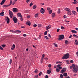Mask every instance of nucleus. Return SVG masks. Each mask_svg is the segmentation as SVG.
Wrapping results in <instances>:
<instances>
[{"label":"nucleus","mask_w":78,"mask_h":78,"mask_svg":"<svg viewBox=\"0 0 78 78\" xmlns=\"http://www.w3.org/2000/svg\"><path fill=\"white\" fill-rule=\"evenodd\" d=\"M70 69H73V71L74 73H76L78 72V66L77 65H75L74 64L72 65V66H70Z\"/></svg>","instance_id":"f257e3e1"},{"label":"nucleus","mask_w":78,"mask_h":78,"mask_svg":"<svg viewBox=\"0 0 78 78\" xmlns=\"http://www.w3.org/2000/svg\"><path fill=\"white\" fill-rule=\"evenodd\" d=\"M69 56H70V55L69 53H67L64 55L63 57L62 58V59H68L69 58Z\"/></svg>","instance_id":"f03ea898"},{"label":"nucleus","mask_w":78,"mask_h":78,"mask_svg":"<svg viewBox=\"0 0 78 78\" xmlns=\"http://www.w3.org/2000/svg\"><path fill=\"white\" fill-rule=\"evenodd\" d=\"M9 15L10 17V18H12V16H13V13H12V12H11L10 10L9 11Z\"/></svg>","instance_id":"7ed1b4c3"},{"label":"nucleus","mask_w":78,"mask_h":78,"mask_svg":"<svg viewBox=\"0 0 78 78\" xmlns=\"http://www.w3.org/2000/svg\"><path fill=\"white\" fill-rule=\"evenodd\" d=\"M64 36L63 35H61L59 36V37L58 38L59 40H62L64 39Z\"/></svg>","instance_id":"20e7f679"},{"label":"nucleus","mask_w":78,"mask_h":78,"mask_svg":"<svg viewBox=\"0 0 78 78\" xmlns=\"http://www.w3.org/2000/svg\"><path fill=\"white\" fill-rule=\"evenodd\" d=\"M12 11L13 12H17L18 11V9L16 8H13Z\"/></svg>","instance_id":"39448f33"},{"label":"nucleus","mask_w":78,"mask_h":78,"mask_svg":"<svg viewBox=\"0 0 78 78\" xmlns=\"http://www.w3.org/2000/svg\"><path fill=\"white\" fill-rule=\"evenodd\" d=\"M66 68H63L60 72L61 73H63L64 72H66Z\"/></svg>","instance_id":"423d86ee"},{"label":"nucleus","mask_w":78,"mask_h":78,"mask_svg":"<svg viewBox=\"0 0 78 78\" xmlns=\"http://www.w3.org/2000/svg\"><path fill=\"white\" fill-rule=\"evenodd\" d=\"M65 10L66 11H67V12H71V10L69 8H66L65 9Z\"/></svg>","instance_id":"0eeeda50"},{"label":"nucleus","mask_w":78,"mask_h":78,"mask_svg":"<svg viewBox=\"0 0 78 78\" xmlns=\"http://www.w3.org/2000/svg\"><path fill=\"white\" fill-rule=\"evenodd\" d=\"M41 12L42 14H44L45 12V9L43 8H41Z\"/></svg>","instance_id":"6e6552de"},{"label":"nucleus","mask_w":78,"mask_h":78,"mask_svg":"<svg viewBox=\"0 0 78 78\" xmlns=\"http://www.w3.org/2000/svg\"><path fill=\"white\" fill-rule=\"evenodd\" d=\"M13 20L15 23L17 22V18L16 17H14Z\"/></svg>","instance_id":"1a4fd4ad"},{"label":"nucleus","mask_w":78,"mask_h":78,"mask_svg":"<svg viewBox=\"0 0 78 78\" xmlns=\"http://www.w3.org/2000/svg\"><path fill=\"white\" fill-rule=\"evenodd\" d=\"M5 20H6L7 23H9V18L8 17L5 18Z\"/></svg>","instance_id":"9d476101"},{"label":"nucleus","mask_w":78,"mask_h":78,"mask_svg":"<svg viewBox=\"0 0 78 78\" xmlns=\"http://www.w3.org/2000/svg\"><path fill=\"white\" fill-rule=\"evenodd\" d=\"M61 66H62V64H58V65H57V66H58L59 67L58 69H62V67H61Z\"/></svg>","instance_id":"9b49d317"},{"label":"nucleus","mask_w":78,"mask_h":78,"mask_svg":"<svg viewBox=\"0 0 78 78\" xmlns=\"http://www.w3.org/2000/svg\"><path fill=\"white\" fill-rule=\"evenodd\" d=\"M56 71L57 72H59V71H60V69H59V66H57Z\"/></svg>","instance_id":"f8f14e48"},{"label":"nucleus","mask_w":78,"mask_h":78,"mask_svg":"<svg viewBox=\"0 0 78 78\" xmlns=\"http://www.w3.org/2000/svg\"><path fill=\"white\" fill-rule=\"evenodd\" d=\"M51 27V26L50 25L47 26L46 27V30H49Z\"/></svg>","instance_id":"ddd939ff"},{"label":"nucleus","mask_w":78,"mask_h":78,"mask_svg":"<svg viewBox=\"0 0 78 78\" xmlns=\"http://www.w3.org/2000/svg\"><path fill=\"white\" fill-rule=\"evenodd\" d=\"M17 15L18 17H22V16L21 13H20V12L18 13L17 14Z\"/></svg>","instance_id":"4468645a"},{"label":"nucleus","mask_w":78,"mask_h":78,"mask_svg":"<svg viewBox=\"0 0 78 78\" xmlns=\"http://www.w3.org/2000/svg\"><path fill=\"white\" fill-rule=\"evenodd\" d=\"M26 25H28L29 26H30L31 25V23L30 21H27L26 23Z\"/></svg>","instance_id":"2eb2a0df"},{"label":"nucleus","mask_w":78,"mask_h":78,"mask_svg":"<svg viewBox=\"0 0 78 78\" xmlns=\"http://www.w3.org/2000/svg\"><path fill=\"white\" fill-rule=\"evenodd\" d=\"M78 3V1H76V0H74V2H73V4H74V5H76Z\"/></svg>","instance_id":"dca6fc26"},{"label":"nucleus","mask_w":78,"mask_h":78,"mask_svg":"<svg viewBox=\"0 0 78 78\" xmlns=\"http://www.w3.org/2000/svg\"><path fill=\"white\" fill-rule=\"evenodd\" d=\"M5 1H6V0H3L1 2V3L0 4L1 5H3V4H4V3L5 2Z\"/></svg>","instance_id":"f3484780"},{"label":"nucleus","mask_w":78,"mask_h":78,"mask_svg":"<svg viewBox=\"0 0 78 78\" xmlns=\"http://www.w3.org/2000/svg\"><path fill=\"white\" fill-rule=\"evenodd\" d=\"M51 71H50V70H47V73H48V74H50V73H51Z\"/></svg>","instance_id":"a211bd4d"},{"label":"nucleus","mask_w":78,"mask_h":78,"mask_svg":"<svg viewBox=\"0 0 78 78\" xmlns=\"http://www.w3.org/2000/svg\"><path fill=\"white\" fill-rule=\"evenodd\" d=\"M71 32H72V33H77V32L76 31L73 30H72Z\"/></svg>","instance_id":"6ab92c4d"},{"label":"nucleus","mask_w":78,"mask_h":78,"mask_svg":"<svg viewBox=\"0 0 78 78\" xmlns=\"http://www.w3.org/2000/svg\"><path fill=\"white\" fill-rule=\"evenodd\" d=\"M44 56H45V55H44V54H43L42 55L41 58V60L43 61V59H44Z\"/></svg>","instance_id":"aec40b11"},{"label":"nucleus","mask_w":78,"mask_h":78,"mask_svg":"<svg viewBox=\"0 0 78 78\" xmlns=\"http://www.w3.org/2000/svg\"><path fill=\"white\" fill-rule=\"evenodd\" d=\"M39 17V14L38 13H37L35 15V18H37Z\"/></svg>","instance_id":"412c9836"},{"label":"nucleus","mask_w":78,"mask_h":78,"mask_svg":"<svg viewBox=\"0 0 78 78\" xmlns=\"http://www.w3.org/2000/svg\"><path fill=\"white\" fill-rule=\"evenodd\" d=\"M48 12H49V14H51L52 13V12H53V10H52L51 9L50 10L48 11Z\"/></svg>","instance_id":"4be33fe9"},{"label":"nucleus","mask_w":78,"mask_h":78,"mask_svg":"<svg viewBox=\"0 0 78 78\" xmlns=\"http://www.w3.org/2000/svg\"><path fill=\"white\" fill-rule=\"evenodd\" d=\"M75 44H76V45H78V41H77V40H75Z\"/></svg>","instance_id":"5701e85b"},{"label":"nucleus","mask_w":78,"mask_h":78,"mask_svg":"<svg viewBox=\"0 0 78 78\" xmlns=\"http://www.w3.org/2000/svg\"><path fill=\"white\" fill-rule=\"evenodd\" d=\"M0 16H4V12H2L0 13Z\"/></svg>","instance_id":"b1692460"},{"label":"nucleus","mask_w":78,"mask_h":78,"mask_svg":"<svg viewBox=\"0 0 78 78\" xmlns=\"http://www.w3.org/2000/svg\"><path fill=\"white\" fill-rule=\"evenodd\" d=\"M51 16H52V17H53V18L54 17H55V13H53L52 14Z\"/></svg>","instance_id":"393cba45"},{"label":"nucleus","mask_w":78,"mask_h":78,"mask_svg":"<svg viewBox=\"0 0 78 78\" xmlns=\"http://www.w3.org/2000/svg\"><path fill=\"white\" fill-rule=\"evenodd\" d=\"M34 72L35 73H36L38 72V70H37V69H35V70L34 71Z\"/></svg>","instance_id":"a878e982"},{"label":"nucleus","mask_w":78,"mask_h":78,"mask_svg":"<svg viewBox=\"0 0 78 78\" xmlns=\"http://www.w3.org/2000/svg\"><path fill=\"white\" fill-rule=\"evenodd\" d=\"M63 76H67V73H64L63 74Z\"/></svg>","instance_id":"bb28decb"},{"label":"nucleus","mask_w":78,"mask_h":78,"mask_svg":"<svg viewBox=\"0 0 78 78\" xmlns=\"http://www.w3.org/2000/svg\"><path fill=\"white\" fill-rule=\"evenodd\" d=\"M36 7H37V6H36V5H34V6L33 7V9H35L36 8Z\"/></svg>","instance_id":"cd10ccee"},{"label":"nucleus","mask_w":78,"mask_h":78,"mask_svg":"<svg viewBox=\"0 0 78 78\" xmlns=\"http://www.w3.org/2000/svg\"><path fill=\"white\" fill-rule=\"evenodd\" d=\"M62 63V62L60 61L56 62V64H61Z\"/></svg>","instance_id":"c85d7f7f"},{"label":"nucleus","mask_w":78,"mask_h":78,"mask_svg":"<svg viewBox=\"0 0 78 78\" xmlns=\"http://www.w3.org/2000/svg\"><path fill=\"white\" fill-rule=\"evenodd\" d=\"M73 13L74 14V15H76V11H73Z\"/></svg>","instance_id":"c756f323"},{"label":"nucleus","mask_w":78,"mask_h":78,"mask_svg":"<svg viewBox=\"0 0 78 78\" xmlns=\"http://www.w3.org/2000/svg\"><path fill=\"white\" fill-rule=\"evenodd\" d=\"M50 9H51V8H50V7H48L47 8V10L49 11H50Z\"/></svg>","instance_id":"7c9ffc66"},{"label":"nucleus","mask_w":78,"mask_h":78,"mask_svg":"<svg viewBox=\"0 0 78 78\" xmlns=\"http://www.w3.org/2000/svg\"><path fill=\"white\" fill-rule=\"evenodd\" d=\"M16 32L17 33H21V31H20V30H16Z\"/></svg>","instance_id":"2f4dec72"},{"label":"nucleus","mask_w":78,"mask_h":78,"mask_svg":"<svg viewBox=\"0 0 78 78\" xmlns=\"http://www.w3.org/2000/svg\"><path fill=\"white\" fill-rule=\"evenodd\" d=\"M73 36L74 37H76V38H78V36H77L75 34L73 35Z\"/></svg>","instance_id":"473e14b6"},{"label":"nucleus","mask_w":78,"mask_h":78,"mask_svg":"<svg viewBox=\"0 0 78 78\" xmlns=\"http://www.w3.org/2000/svg\"><path fill=\"white\" fill-rule=\"evenodd\" d=\"M66 62L68 64H69V60H66Z\"/></svg>","instance_id":"72a5a7b5"},{"label":"nucleus","mask_w":78,"mask_h":78,"mask_svg":"<svg viewBox=\"0 0 78 78\" xmlns=\"http://www.w3.org/2000/svg\"><path fill=\"white\" fill-rule=\"evenodd\" d=\"M61 12V10L60 9H59L58 10L57 12L58 14H60V13Z\"/></svg>","instance_id":"f704fd0d"},{"label":"nucleus","mask_w":78,"mask_h":78,"mask_svg":"<svg viewBox=\"0 0 78 78\" xmlns=\"http://www.w3.org/2000/svg\"><path fill=\"white\" fill-rule=\"evenodd\" d=\"M60 77L61 78H63V77H64V76H63V75H62V74H60Z\"/></svg>","instance_id":"c9c22d12"},{"label":"nucleus","mask_w":78,"mask_h":78,"mask_svg":"<svg viewBox=\"0 0 78 78\" xmlns=\"http://www.w3.org/2000/svg\"><path fill=\"white\" fill-rule=\"evenodd\" d=\"M9 63L10 64H11V63H12V59H10V60Z\"/></svg>","instance_id":"e433bc0d"},{"label":"nucleus","mask_w":78,"mask_h":78,"mask_svg":"<svg viewBox=\"0 0 78 78\" xmlns=\"http://www.w3.org/2000/svg\"><path fill=\"white\" fill-rule=\"evenodd\" d=\"M38 27L41 28V27H42V25L41 24H38Z\"/></svg>","instance_id":"4c0bfd02"},{"label":"nucleus","mask_w":78,"mask_h":78,"mask_svg":"<svg viewBox=\"0 0 78 78\" xmlns=\"http://www.w3.org/2000/svg\"><path fill=\"white\" fill-rule=\"evenodd\" d=\"M68 15H69V16H70L71 15V11L70 12H68L67 13Z\"/></svg>","instance_id":"58836bf2"},{"label":"nucleus","mask_w":78,"mask_h":78,"mask_svg":"<svg viewBox=\"0 0 78 78\" xmlns=\"http://www.w3.org/2000/svg\"><path fill=\"white\" fill-rule=\"evenodd\" d=\"M15 3H16V2H15L14 1H13L12 2V5H14V4H15Z\"/></svg>","instance_id":"ea45409f"},{"label":"nucleus","mask_w":78,"mask_h":78,"mask_svg":"<svg viewBox=\"0 0 78 78\" xmlns=\"http://www.w3.org/2000/svg\"><path fill=\"white\" fill-rule=\"evenodd\" d=\"M0 49L1 50H3V48L2 47V46H0Z\"/></svg>","instance_id":"a19ab883"},{"label":"nucleus","mask_w":78,"mask_h":78,"mask_svg":"<svg viewBox=\"0 0 78 78\" xmlns=\"http://www.w3.org/2000/svg\"><path fill=\"white\" fill-rule=\"evenodd\" d=\"M65 43L66 44H67L68 43V41H67V40H66L65 41Z\"/></svg>","instance_id":"79ce46f5"},{"label":"nucleus","mask_w":78,"mask_h":78,"mask_svg":"<svg viewBox=\"0 0 78 78\" xmlns=\"http://www.w3.org/2000/svg\"><path fill=\"white\" fill-rule=\"evenodd\" d=\"M42 75V72H40V73L39 74V76H41Z\"/></svg>","instance_id":"37998d69"},{"label":"nucleus","mask_w":78,"mask_h":78,"mask_svg":"<svg viewBox=\"0 0 78 78\" xmlns=\"http://www.w3.org/2000/svg\"><path fill=\"white\" fill-rule=\"evenodd\" d=\"M30 2V0H27L26 1V3H29Z\"/></svg>","instance_id":"c03bdc74"},{"label":"nucleus","mask_w":78,"mask_h":78,"mask_svg":"<svg viewBox=\"0 0 78 78\" xmlns=\"http://www.w3.org/2000/svg\"><path fill=\"white\" fill-rule=\"evenodd\" d=\"M32 5H33V3H31L30 4V6L31 7V6H32Z\"/></svg>","instance_id":"a18cd8bd"},{"label":"nucleus","mask_w":78,"mask_h":78,"mask_svg":"<svg viewBox=\"0 0 78 78\" xmlns=\"http://www.w3.org/2000/svg\"><path fill=\"white\" fill-rule=\"evenodd\" d=\"M44 59H45L46 61H47L48 59V58L47 57H46L44 58Z\"/></svg>","instance_id":"49530a36"},{"label":"nucleus","mask_w":78,"mask_h":78,"mask_svg":"<svg viewBox=\"0 0 78 78\" xmlns=\"http://www.w3.org/2000/svg\"><path fill=\"white\" fill-rule=\"evenodd\" d=\"M48 70L51 71V70H52V69H51V67H49V69H48Z\"/></svg>","instance_id":"de8ad7c7"},{"label":"nucleus","mask_w":78,"mask_h":78,"mask_svg":"<svg viewBox=\"0 0 78 78\" xmlns=\"http://www.w3.org/2000/svg\"><path fill=\"white\" fill-rule=\"evenodd\" d=\"M44 37V38H45L47 40H48V37H47V36H45Z\"/></svg>","instance_id":"09e8293b"},{"label":"nucleus","mask_w":78,"mask_h":78,"mask_svg":"<svg viewBox=\"0 0 78 78\" xmlns=\"http://www.w3.org/2000/svg\"><path fill=\"white\" fill-rule=\"evenodd\" d=\"M10 32H11L12 33H14V31H13V30H10Z\"/></svg>","instance_id":"8fccbe9b"},{"label":"nucleus","mask_w":78,"mask_h":78,"mask_svg":"<svg viewBox=\"0 0 78 78\" xmlns=\"http://www.w3.org/2000/svg\"><path fill=\"white\" fill-rule=\"evenodd\" d=\"M12 47L13 48H15V47H16V46H15V44H13V45L12 46Z\"/></svg>","instance_id":"3c124183"},{"label":"nucleus","mask_w":78,"mask_h":78,"mask_svg":"<svg viewBox=\"0 0 78 78\" xmlns=\"http://www.w3.org/2000/svg\"><path fill=\"white\" fill-rule=\"evenodd\" d=\"M54 45L55 47H56L58 46V45H57V44L55 43H54Z\"/></svg>","instance_id":"603ef678"},{"label":"nucleus","mask_w":78,"mask_h":78,"mask_svg":"<svg viewBox=\"0 0 78 78\" xmlns=\"http://www.w3.org/2000/svg\"><path fill=\"white\" fill-rule=\"evenodd\" d=\"M34 27H37V24H34L33 25Z\"/></svg>","instance_id":"864d4df0"},{"label":"nucleus","mask_w":78,"mask_h":78,"mask_svg":"<svg viewBox=\"0 0 78 78\" xmlns=\"http://www.w3.org/2000/svg\"><path fill=\"white\" fill-rule=\"evenodd\" d=\"M12 0H10V4L9 5H11L12 4Z\"/></svg>","instance_id":"5fc2aeb1"},{"label":"nucleus","mask_w":78,"mask_h":78,"mask_svg":"<svg viewBox=\"0 0 78 78\" xmlns=\"http://www.w3.org/2000/svg\"><path fill=\"white\" fill-rule=\"evenodd\" d=\"M61 28L62 30H64V27L63 26H62L61 27Z\"/></svg>","instance_id":"6e6d98bb"},{"label":"nucleus","mask_w":78,"mask_h":78,"mask_svg":"<svg viewBox=\"0 0 78 78\" xmlns=\"http://www.w3.org/2000/svg\"><path fill=\"white\" fill-rule=\"evenodd\" d=\"M47 31H45V32L44 33V34L45 35H47Z\"/></svg>","instance_id":"4d7b16f0"},{"label":"nucleus","mask_w":78,"mask_h":78,"mask_svg":"<svg viewBox=\"0 0 78 78\" xmlns=\"http://www.w3.org/2000/svg\"><path fill=\"white\" fill-rule=\"evenodd\" d=\"M59 30H60V29H57V32L58 33V32H59Z\"/></svg>","instance_id":"13d9d810"},{"label":"nucleus","mask_w":78,"mask_h":78,"mask_svg":"<svg viewBox=\"0 0 78 78\" xmlns=\"http://www.w3.org/2000/svg\"><path fill=\"white\" fill-rule=\"evenodd\" d=\"M48 67L49 68L51 67V64H49L48 66Z\"/></svg>","instance_id":"bf43d9fd"},{"label":"nucleus","mask_w":78,"mask_h":78,"mask_svg":"<svg viewBox=\"0 0 78 78\" xmlns=\"http://www.w3.org/2000/svg\"><path fill=\"white\" fill-rule=\"evenodd\" d=\"M70 62L71 63H73V60H71Z\"/></svg>","instance_id":"052dcab7"},{"label":"nucleus","mask_w":78,"mask_h":78,"mask_svg":"<svg viewBox=\"0 0 78 78\" xmlns=\"http://www.w3.org/2000/svg\"><path fill=\"white\" fill-rule=\"evenodd\" d=\"M45 78H48V76L47 75H46L45 77Z\"/></svg>","instance_id":"680f3d73"},{"label":"nucleus","mask_w":78,"mask_h":78,"mask_svg":"<svg viewBox=\"0 0 78 78\" xmlns=\"http://www.w3.org/2000/svg\"><path fill=\"white\" fill-rule=\"evenodd\" d=\"M2 46L3 47H5V46H6V45H5V44H3L2 45Z\"/></svg>","instance_id":"e2e57ef3"},{"label":"nucleus","mask_w":78,"mask_h":78,"mask_svg":"<svg viewBox=\"0 0 78 78\" xmlns=\"http://www.w3.org/2000/svg\"><path fill=\"white\" fill-rule=\"evenodd\" d=\"M76 10L78 12V7H76Z\"/></svg>","instance_id":"0e129e2a"},{"label":"nucleus","mask_w":78,"mask_h":78,"mask_svg":"<svg viewBox=\"0 0 78 78\" xmlns=\"http://www.w3.org/2000/svg\"><path fill=\"white\" fill-rule=\"evenodd\" d=\"M20 17V20L21 21H23V18H22V17Z\"/></svg>","instance_id":"69168bd1"},{"label":"nucleus","mask_w":78,"mask_h":78,"mask_svg":"<svg viewBox=\"0 0 78 78\" xmlns=\"http://www.w3.org/2000/svg\"><path fill=\"white\" fill-rule=\"evenodd\" d=\"M23 36H24V37H26V36H27V34H24L23 35Z\"/></svg>","instance_id":"338daca9"},{"label":"nucleus","mask_w":78,"mask_h":78,"mask_svg":"<svg viewBox=\"0 0 78 78\" xmlns=\"http://www.w3.org/2000/svg\"><path fill=\"white\" fill-rule=\"evenodd\" d=\"M72 34H70V36L69 37V38H71V37H72Z\"/></svg>","instance_id":"774afa93"}]
</instances>
